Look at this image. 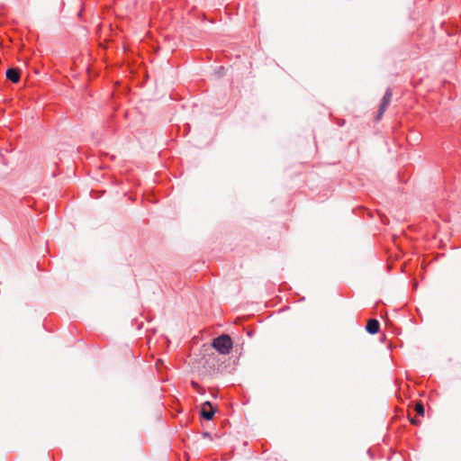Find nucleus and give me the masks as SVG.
Segmentation results:
<instances>
[{
	"instance_id": "4",
	"label": "nucleus",
	"mask_w": 461,
	"mask_h": 461,
	"mask_svg": "<svg viewBox=\"0 0 461 461\" xmlns=\"http://www.w3.org/2000/svg\"><path fill=\"white\" fill-rule=\"evenodd\" d=\"M6 78L9 79L13 83H17L20 79V69L16 68H12L6 71Z\"/></svg>"
},
{
	"instance_id": "8",
	"label": "nucleus",
	"mask_w": 461,
	"mask_h": 461,
	"mask_svg": "<svg viewBox=\"0 0 461 461\" xmlns=\"http://www.w3.org/2000/svg\"><path fill=\"white\" fill-rule=\"evenodd\" d=\"M162 364H163V361L161 359H158L156 362V366L158 368L159 367V365H162Z\"/></svg>"
},
{
	"instance_id": "6",
	"label": "nucleus",
	"mask_w": 461,
	"mask_h": 461,
	"mask_svg": "<svg viewBox=\"0 0 461 461\" xmlns=\"http://www.w3.org/2000/svg\"><path fill=\"white\" fill-rule=\"evenodd\" d=\"M415 411L419 415H420V416L424 415V412H425L424 406L420 402H416Z\"/></svg>"
},
{
	"instance_id": "3",
	"label": "nucleus",
	"mask_w": 461,
	"mask_h": 461,
	"mask_svg": "<svg viewBox=\"0 0 461 461\" xmlns=\"http://www.w3.org/2000/svg\"><path fill=\"white\" fill-rule=\"evenodd\" d=\"M391 100H392V92L390 89H387V91L385 92V94L382 99V103H381L379 110H378V114H377V118H376L377 120L381 119V117L383 116L384 113L385 112L387 106L389 105Z\"/></svg>"
},
{
	"instance_id": "1",
	"label": "nucleus",
	"mask_w": 461,
	"mask_h": 461,
	"mask_svg": "<svg viewBox=\"0 0 461 461\" xmlns=\"http://www.w3.org/2000/svg\"><path fill=\"white\" fill-rule=\"evenodd\" d=\"M212 347L220 354L227 355L232 349V339L229 335H221L212 340Z\"/></svg>"
},
{
	"instance_id": "9",
	"label": "nucleus",
	"mask_w": 461,
	"mask_h": 461,
	"mask_svg": "<svg viewBox=\"0 0 461 461\" xmlns=\"http://www.w3.org/2000/svg\"><path fill=\"white\" fill-rule=\"evenodd\" d=\"M203 437L209 438V437H210V434H209L208 432H204V433H203Z\"/></svg>"
},
{
	"instance_id": "7",
	"label": "nucleus",
	"mask_w": 461,
	"mask_h": 461,
	"mask_svg": "<svg viewBox=\"0 0 461 461\" xmlns=\"http://www.w3.org/2000/svg\"><path fill=\"white\" fill-rule=\"evenodd\" d=\"M410 420L414 425H419L420 423V420L415 418H411V419H410Z\"/></svg>"
},
{
	"instance_id": "2",
	"label": "nucleus",
	"mask_w": 461,
	"mask_h": 461,
	"mask_svg": "<svg viewBox=\"0 0 461 461\" xmlns=\"http://www.w3.org/2000/svg\"><path fill=\"white\" fill-rule=\"evenodd\" d=\"M215 413V409L212 405L210 402H205L202 404L201 407V415L207 420H210L213 418Z\"/></svg>"
},
{
	"instance_id": "5",
	"label": "nucleus",
	"mask_w": 461,
	"mask_h": 461,
	"mask_svg": "<svg viewBox=\"0 0 461 461\" xmlns=\"http://www.w3.org/2000/svg\"><path fill=\"white\" fill-rule=\"evenodd\" d=\"M379 322L375 319H371L367 321V324L366 326V330L370 334H376L379 331Z\"/></svg>"
},
{
	"instance_id": "10",
	"label": "nucleus",
	"mask_w": 461,
	"mask_h": 461,
	"mask_svg": "<svg viewBox=\"0 0 461 461\" xmlns=\"http://www.w3.org/2000/svg\"><path fill=\"white\" fill-rule=\"evenodd\" d=\"M192 385L194 386V387H197V384L195 382H192Z\"/></svg>"
}]
</instances>
